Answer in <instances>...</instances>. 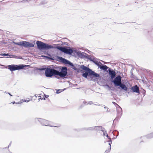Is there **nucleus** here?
Returning <instances> with one entry per match:
<instances>
[{"instance_id":"nucleus-1","label":"nucleus","mask_w":153,"mask_h":153,"mask_svg":"<svg viewBox=\"0 0 153 153\" xmlns=\"http://www.w3.org/2000/svg\"><path fill=\"white\" fill-rule=\"evenodd\" d=\"M72 68L78 73L81 72L82 73V76L89 80H94L100 78L99 74L84 65H80L79 68H77L75 67H73Z\"/></svg>"},{"instance_id":"nucleus-2","label":"nucleus","mask_w":153,"mask_h":153,"mask_svg":"<svg viewBox=\"0 0 153 153\" xmlns=\"http://www.w3.org/2000/svg\"><path fill=\"white\" fill-rule=\"evenodd\" d=\"M110 81L114 83L115 87L119 86V88H120L121 90L127 92L128 91V88L126 86L122 83V77L120 75H117L114 79H111Z\"/></svg>"},{"instance_id":"nucleus-3","label":"nucleus","mask_w":153,"mask_h":153,"mask_svg":"<svg viewBox=\"0 0 153 153\" xmlns=\"http://www.w3.org/2000/svg\"><path fill=\"white\" fill-rule=\"evenodd\" d=\"M57 66L53 65H51L47 67L45 72V76L48 77H52L55 76L57 79L59 78L58 76L56 77L57 75Z\"/></svg>"},{"instance_id":"nucleus-4","label":"nucleus","mask_w":153,"mask_h":153,"mask_svg":"<svg viewBox=\"0 0 153 153\" xmlns=\"http://www.w3.org/2000/svg\"><path fill=\"white\" fill-rule=\"evenodd\" d=\"M67 67L65 66H57L56 76L62 78H65L66 76H68L69 74L67 72Z\"/></svg>"},{"instance_id":"nucleus-5","label":"nucleus","mask_w":153,"mask_h":153,"mask_svg":"<svg viewBox=\"0 0 153 153\" xmlns=\"http://www.w3.org/2000/svg\"><path fill=\"white\" fill-rule=\"evenodd\" d=\"M37 48L40 51L48 50L52 48L51 45L38 40L36 42Z\"/></svg>"},{"instance_id":"nucleus-6","label":"nucleus","mask_w":153,"mask_h":153,"mask_svg":"<svg viewBox=\"0 0 153 153\" xmlns=\"http://www.w3.org/2000/svg\"><path fill=\"white\" fill-rule=\"evenodd\" d=\"M29 66V65H25L23 64H12L7 65V68H8L10 71L13 72L16 70H22L25 67Z\"/></svg>"},{"instance_id":"nucleus-7","label":"nucleus","mask_w":153,"mask_h":153,"mask_svg":"<svg viewBox=\"0 0 153 153\" xmlns=\"http://www.w3.org/2000/svg\"><path fill=\"white\" fill-rule=\"evenodd\" d=\"M13 42L14 44L16 45L22 46L27 48L34 47L35 44L34 41V42L33 44L26 41H22L18 42Z\"/></svg>"},{"instance_id":"nucleus-8","label":"nucleus","mask_w":153,"mask_h":153,"mask_svg":"<svg viewBox=\"0 0 153 153\" xmlns=\"http://www.w3.org/2000/svg\"><path fill=\"white\" fill-rule=\"evenodd\" d=\"M57 58L58 61L67 65L68 67H71L72 68L74 67V64L66 59L59 56H57Z\"/></svg>"},{"instance_id":"nucleus-9","label":"nucleus","mask_w":153,"mask_h":153,"mask_svg":"<svg viewBox=\"0 0 153 153\" xmlns=\"http://www.w3.org/2000/svg\"><path fill=\"white\" fill-rule=\"evenodd\" d=\"M75 52L74 48H71L70 47L65 46L62 52L68 55H71Z\"/></svg>"},{"instance_id":"nucleus-10","label":"nucleus","mask_w":153,"mask_h":153,"mask_svg":"<svg viewBox=\"0 0 153 153\" xmlns=\"http://www.w3.org/2000/svg\"><path fill=\"white\" fill-rule=\"evenodd\" d=\"M41 125L42 126H50L51 127H59L60 126V125L58 124L57 126H51L49 125V122L48 121L45 119L40 118L39 122Z\"/></svg>"},{"instance_id":"nucleus-11","label":"nucleus","mask_w":153,"mask_h":153,"mask_svg":"<svg viewBox=\"0 0 153 153\" xmlns=\"http://www.w3.org/2000/svg\"><path fill=\"white\" fill-rule=\"evenodd\" d=\"M77 56L81 58H85L89 60L91 56L88 54L87 53L82 52L80 51H78L77 53Z\"/></svg>"},{"instance_id":"nucleus-12","label":"nucleus","mask_w":153,"mask_h":153,"mask_svg":"<svg viewBox=\"0 0 153 153\" xmlns=\"http://www.w3.org/2000/svg\"><path fill=\"white\" fill-rule=\"evenodd\" d=\"M92 58L91 56L89 59L91 61L93 62L99 68L102 63L100 62H98L97 61V59L94 56H92Z\"/></svg>"},{"instance_id":"nucleus-13","label":"nucleus","mask_w":153,"mask_h":153,"mask_svg":"<svg viewBox=\"0 0 153 153\" xmlns=\"http://www.w3.org/2000/svg\"><path fill=\"white\" fill-rule=\"evenodd\" d=\"M108 72L109 75L110 76V80L114 79L116 76V74L115 71L112 69L110 68L108 70Z\"/></svg>"},{"instance_id":"nucleus-14","label":"nucleus","mask_w":153,"mask_h":153,"mask_svg":"<svg viewBox=\"0 0 153 153\" xmlns=\"http://www.w3.org/2000/svg\"><path fill=\"white\" fill-rule=\"evenodd\" d=\"M131 89L132 92L140 94V90L137 85H136L131 87Z\"/></svg>"},{"instance_id":"nucleus-15","label":"nucleus","mask_w":153,"mask_h":153,"mask_svg":"<svg viewBox=\"0 0 153 153\" xmlns=\"http://www.w3.org/2000/svg\"><path fill=\"white\" fill-rule=\"evenodd\" d=\"M75 130H77L78 131H79L83 130L86 131H94V126L90 127H85L83 128L80 129H79L78 130L74 129Z\"/></svg>"},{"instance_id":"nucleus-16","label":"nucleus","mask_w":153,"mask_h":153,"mask_svg":"<svg viewBox=\"0 0 153 153\" xmlns=\"http://www.w3.org/2000/svg\"><path fill=\"white\" fill-rule=\"evenodd\" d=\"M54 45L55 46L54 47L53 46L51 45V46L52 47V48H51V49H56L63 52L65 46L61 47L59 44H58L57 45L54 44Z\"/></svg>"},{"instance_id":"nucleus-17","label":"nucleus","mask_w":153,"mask_h":153,"mask_svg":"<svg viewBox=\"0 0 153 153\" xmlns=\"http://www.w3.org/2000/svg\"><path fill=\"white\" fill-rule=\"evenodd\" d=\"M117 105L118 107L117 108V115L119 117H121L123 114L122 108L118 105Z\"/></svg>"},{"instance_id":"nucleus-18","label":"nucleus","mask_w":153,"mask_h":153,"mask_svg":"<svg viewBox=\"0 0 153 153\" xmlns=\"http://www.w3.org/2000/svg\"><path fill=\"white\" fill-rule=\"evenodd\" d=\"M99 68L101 70L105 71L108 72V70L110 68L107 66L106 65H103L101 63V65Z\"/></svg>"},{"instance_id":"nucleus-19","label":"nucleus","mask_w":153,"mask_h":153,"mask_svg":"<svg viewBox=\"0 0 153 153\" xmlns=\"http://www.w3.org/2000/svg\"><path fill=\"white\" fill-rule=\"evenodd\" d=\"M104 132H103V135L107 137L108 138V140L107 141V142L108 143L109 145H110L112 143V140L111 138L108 135V134L106 132V131L105 129Z\"/></svg>"},{"instance_id":"nucleus-20","label":"nucleus","mask_w":153,"mask_h":153,"mask_svg":"<svg viewBox=\"0 0 153 153\" xmlns=\"http://www.w3.org/2000/svg\"><path fill=\"white\" fill-rule=\"evenodd\" d=\"M105 128L101 126H94V130L101 131L104 132Z\"/></svg>"},{"instance_id":"nucleus-21","label":"nucleus","mask_w":153,"mask_h":153,"mask_svg":"<svg viewBox=\"0 0 153 153\" xmlns=\"http://www.w3.org/2000/svg\"><path fill=\"white\" fill-rule=\"evenodd\" d=\"M147 139H150L153 138V132L150 133L146 135L145 137Z\"/></svg>"},{"instance_id":"nucleus-22","label":"nucleus","mask_w":153,"mask_h":153,"mask_svg":"<svg viewBox=\"0 0 153 153\" xmlns=\"http://www.w3.org/2000/svg\"><path fill=\"white\" fill-rule=\"evenodd\" d=\"M46 68H46L45 66H42V67L40 68H38L37 69L40 71H42L44 70L45 71Z\"/></svg>"},{"instance_id":"nucleus-23","label":"nucleus","mask_w":153,"mask_h":153,"mask_svg":"<svg viewBox=\"0 0 153 153\" xmlns=\"http://www.w3.org/2000/svg\"><path fill=\"white\" fill-rule=\"evenodd\" d=\"M66 88H64L63 89H56V94H59L61 92L64 91Z\"/></svg>"},{"instance_id":"nucleus-24","label":"nucleus","mask_w":153,"mask_h":153,"mask_svg":"<svg viewBox=\"0 0 153 153\" xmlns=\"http://www.w3.org/2000/svg\"><path fill=\"white\" fill-rule=\"evenodd\" d=\"M16 58V59L18 58V59H22V57L21 56H17L13 55V56H12V58Z\"/></svg>"},{"instance_id":"nucleus-25","label":"nucleus","mask_w":153,"mask_h":153,"mask_svg":"<svg viewBox=\"0 0 153 153\" xmlns=\"http://www.w3.org/2000/svg\"><path fill=\"white\" fill-rule=\"evenodd\" d=\"M41 118H36L34 119V121L36 123H37L38 122H40Z\"/></svg>"},{"instance_id":"nucleus-26","label":"nucleus","mask_w":153,"mask_h":153,"mask_svg":"<svg viewBox=\"0 0 153 153\" xmlns=\"http://www.w3.org/2000/svg\"><path fill=\"white\" fill-rule=\"evenodd\" d=\"M109 145L110 146L109 147L108 149L105 151V153H108V152H109L110 151L111 147V144Z\"/></svg>"},{"instance_id":"nucleus-27","label":"nucleus","mask_w":153,"mask_h":153,"mask_svg":"<svg viewBox=\"0 0 153 153\" xmlns=\"http://www.w3.org/2000/svg\"><path fill=\"white\" fill-rule=\"evenodd\" d=\"M8 55V53H1L0 54V56H7Z\"/></svg>"},{"instance_id":"nucleus-28","label":"nucleus","mask_w":153,"mask_h":153,"mask_svg":"<svg viewBox=\"0 0 153 153\" xmlns=\"http://www.w3.org/2000/svg\"><path fill=\"white\" fill-rule=\"evenodd\" d=\"M45 56V58H46L47 59H50L51 60H54V59H53V57H52L51 56L49 57L48 56Z\"/></svg>"},{"instance_id":"nucleus-29","label":"nucleus","mask_w":153,"mask_h":153,"mask_svg":"<svg viewBox=\"0 0 153 153\" xmlns=\"http://www.w3.org/2000/svg\"><path fill=\"white\" fill-rule=\"evenodd\" d=\"M121 117H119V116H117V117H116V118L114 119V121H115L116 120L117 121L118 120H119Z\"/></svg>"},{"instance_id":"nucleus-30","label":"nucleus","mask_w":153,"mask_h":153,"mask_svg":"<svg viewBox=\"0 0 153 153\" xmlns=\"http://www.w3.org/2000/svg\"><path fill=\"white\" fill-rule=\"evenodd\" d=\"M7 56H8L7 58H12L13 55L9 54L8 53V55Z\"/></svg>"},{"instance_id":"nucleus-31","label":"nucleus","mask_w":153,"mask_h":153,"mask_svg":"<svg viewBox=\"0 0 153 153\" xmlns=\"http://www.w3.org/2000/svg\"><path fill=\"white\" fill-rule=\"evenodd\" d=\"M62 45H67V46H68L69 45V44L68 42H62Z\"/></svg>"},{"instance_id":"nucleus-32","label":"nucleus","mask_w":153,"mask_h":153,"mask_svg":"<svg viewBox=\"0 0 153 153\" xmlns=\"http://www.w3.org/2000/svg\"><path fill=\"white\" fill-rule=\"evenodd\" d=\"M30 100H25V99L24 100H23V102H29V101H30Z\"/></svg>"},{"instance_id":"nucleus-33","label":"nucleus","mask_w":153,"mask_h":153,"mask_svg":"<svg viewBox=\"0 0 153 153\" xmlns=\"http://www.w3.org/2000/svg\"><path fill=\"white\" fill-rule=\"evenodd\" d=\"M22 102H16V104H21ZM13 103V104H14V103H16V102L15 101H13V102H12L11 103Z\"/></svg>"},{"instance_id":"nucleus-34","label":"nucleus","mask_w":153,"mask_h":153,"mask_svg":"<svg viewBox=\"0 0 153 153\" xmlns=\"http://www.w3.org/2000/svg\"><path fill=\"white\" fill-rule=\"evenodd\" d=\"M93 102L91 101H89V102L87 104H89V105H91L92 104H93Z\"/></svg>"},{"instance_id":"nucleus-35","label":"nucleus","mask_w":153,"mask_h":153,"mask_svg":"<svg viewBox=\"0 0 153 153\" xmlns=\"http://www.w3.org/2000/svg\"><path fill=\"white\" fill-rule=\"evenodd\" d=\"M106 111L107 112H110V110H109V108H106Z\"/></svg>"},{"instance_id":"nucleus-36","label":"nucleus","mask_w":153,"mask_h":153,"mask_svg":"<svg viewBox=\"0 0 153 153\" xmlns=\"http://www.w3.org/2000/svg\"><path fill=\"white\" fill-rule=\"evenodd\" d=\"M83 107V105H81L79 106V109H80L82 108Z\"/></svg>"},{"instance_id":"nucleus-37","label":"nucleus","mask_w":153,"mask_h":153,"mask_svg":"<svg viewBox=\"0 0 153 153\" xmlns=\"http://www.w3.org/2000/svg\"><path fill=\"white\" fill-rule=\"evenodd\" d=\"M106 86L109 88L111 89V86H109V85H106Z\"/></svg>"},{"instance_id":"nucleus-38","label":"nucleus","mask_w":153,"mask_h":153,"mask_svg":"<svg viewBox=\"0 0 153 153\" xmlns=\"http://www.w3.org/2000/svg\"><path fill=\"white\" fill-rule=\"evenodd\" d=\"M100 105L102 107H103V106H104L105 105Z\"/></svg>"},{"instance_id":"nucleus-39","label":"nucleus","mask_w":153,"mask_h":153,"mask_svg":"<svg viewBox=\"0 0 153 153\" xmlns=\"http://www.w3.org/2000/svg\"><path fill=\"white\" fill-rule=\"evenodd\" d=\"M45 97L46 98H47L48 97H49V96L48 95H45Z\"/></svg>"},{"instance_id":"nucleus-40","label":"nucleus","mask_w":153,"mask_h":153,"mask_svg":"<svg viewBox=\"0 0 153 153\" xmlns=\"http://www.w3.org/2000/svg\"><path fill=\"white\" fill-rule=\"evenodd\" d=\"M7 94H9L11 96H13V95L12 94H11L9 92L7 93Z\"/></svg>"},{"instance_id":"nucleus-41","label":"nucleus","mask_w":153,"mask_h":153,"mask_svg":"<svg viewBox=\"0 0 153 153\" xmlns=\"http://www.w3.org/2000/svg\"><path fill=\"white\" fill-rule=\"evenodd\" d=\"M83 103H84V104H86L87 103V102L84 101L83 102Z\"/></svg>"},{"instance_id":"nucleus-42","label":"nucleus","mask_w":153,"mask_h":153,"mask_svg":"<svg viewBox=\"0 0 153 153\" xmlns=\"http://www.w3.org/2000/svg\"><path fill=\"white\" fill-rule=\"evenodd\" d=\"M112 103H113V104H116L117 105H118L117 104L116 102H112Z\"/></svg>"},{"instance_id":"nucleus-43","label":"nucleus","mask_w":153,"mask_h":153,"mask_svg":"<svg viewBox=\"0 0 153 153\" xmlns=\"http://www.w3.org/2000/svg\"><path fill=\"white\" fill-rule=\"evenodd\" d=\"M11 142H10V144L8 145V147H9L10 146V145L11 144Z\"/></svg>"},{"instance_id":"nucleus-44","label":"nucleus","mask_w":153,"mask_h":153,"mask_svg":"<svg viewBox=\"0 0 153 153\" xmlns=\"http://www.w3.org/2000/svg\"><path fill=\"white\" fill-rule=\"evenodd\" d=\"M143 92L144 93V94H145V93H146V91H145V90H143Z\"/></svg>"},{"instance_id":"nucleus-45","label":"nucleus","mask_w":153,"mask_h":153,"mask_svg":"<svg viewBox=\"0 0 153 153\" xmlns=\"http://www.w3.org/2000/svg\"><path fill=\"white\" fill-rule=\"evenodd\" d=\"M104 108H107V107H106L105 105H104Z\"/></svg>"},{"instance_id":"nucleus-46","label":"nucleus","mask_w":153,"mask_h":153,"mask_svg":"<svg viewBox=\"0 0 153 153\" xmlns=\"http://www.w3.org/2000/svg\"><path fill=\"white\" fill-rule=\"evenodd\" d=\"M88 53H90V52H91L90 51H89V50H88Z\"/></svg>"},{"instance_id":"nucleus-47","label":"nucleus","mask_w":153,"mask_h":153,"mask_svg":"<svg viewBox=\"0 0 153 153\" xmlns=\"http://www.w3.org/2000/svg\"><path fill=\"white\" fill-rule=\"evenodd\" d=\"M131 73L132 75H133V74L132 73V72L131 71Z\"/></svg>"},{"instance_id":"nucleus-48","label":"nucleus","mask_w":153,"mask_h":153,"mask_svg":"<svg viewBox=\"0 0 153 153\" xmlns=\"http://www.w3.org/2000/svg\"><path fill=\"white\" fill-rule=\"evenodd\" d=\"M44 56V55H42V57H45V56Z\"/></svg>"},{"instance_id":"nucleus-49","label":"nucleus","mask_w":153,"mask_h":153,"mask_svg":"<svg viewBox=\"0 0 153 153\" xmlns=\"http://www.w3.org/2000/svg\"><path fill=\"white\" fill-rule=\"evenodd\" d=\"M118 135H117V136L115 138H113L114 139H115L117 138V136H118Z\"/></svg>"},{"instance_id":"nucleus-50","label":"nucleus","mask_w":153,"mask_h":153,"mask_svg":"<svg viewBox=\"0 0 153 153\" xmlns=\"http://www.w3.org/2000/svg\"><path fill=\"white\" fill-rule=\"evenodd\" d=\"M7 93L8 92L6 91H5V93H6V94H7Z\"/></svg>"}]
</instances>
